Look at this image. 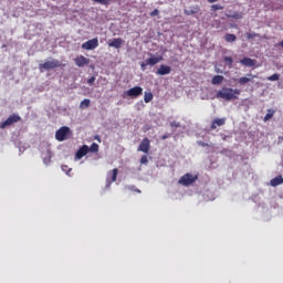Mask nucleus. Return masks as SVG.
I'll list each match as a JSON object with an SVG mask.
<instances>
[{"label": "nucleus", "instance_id": "4c0bfd02", "mask_svg": "<svg viewBox=\"0 0 283 283\" xmlns=\"http://www.w3.org/2000/svg\"><path fill=\"white\" fill-rule=\"evenodd\" d=\"M199 145H200L201 147H209V144H207V143H205V142H199Z\"/></svg>", "mask_w": 283, "mask_h": 283}, {"label": "nucleus", "instance_id": "f8f14e48", "mask_svg": "<svg viewBox=\"0 0 283 283\" xmlns=\"http://www.w3.org/2000/svg\"><path fill=\"white\" fill-rule=\"evenodd\" d=\"M160 61H163V56L159 55V56H156V55H150V57H148L146 60V65H150V66H154V65H158V63H160Z\"/></svg>", "mask_w": 283, "mask_h": 283}, {"label": "nucleus", "instance_id": "39448f33", "mask_svg": "<svg viewBox=\"0 0 283 283\" xmlns=\"http://www.w3.org/2000/svg\"><path fill=\"white\" fill-rule=\"evenodd\" d=\"M20 120L21 116H19L18 114H12L0 124V129H6V127H10V125H14V123H19Z\"/></svg>", "mask_w": 283, "mask_h": 283}, {"label": "nucleus", "instance_id": "1a4fd4ad", "mask_svg": "<svg viewBox=\"0 0 283 283\" xmlns=\"http://www.w3.org/2000/svg\"><path fill=\"white\" fill-rule=\"evenodd\" d=\"M90 154V146L83 145L75 154V160H81V158Z\"/></svg>", "mask_w": 283, "mask_h": 283}, {"label": "nucleus", "instance_id": "423d86ee", "mask_svg": "<svg viewBox=\"0 0 283 283\" xmlns=\"http://www.w3.org/2000/svg\"><path fill=\"white\" fill-rule=\"evenodd\" d=\"M124 96H130V98H138L143 96V87L134 86L124 93Z\"/></svg>", "mask_w": 283, "mask_h": 283}, {"label": "nucleus", "instance_id": "72a5a7b5", "mask_svg": "<svg viewBox=\"0 0 283 283\" xmlns=\"http://www.w3.org/2000/svg\"><path fill=\"white\" fill-rule=\"evenodd\" d=\"M160 14V11L158 9H155L150 12V17H158Z\"/></svg>", "mask_w": 283, "mask_h": 283}, {"label": "nucleus", "instance_id": "20e7f679", "mask_svg": "<svg viewBox=\"0 0 283 283\" xmlns=\"http://www.w3.org/2000/svg\"><path fill=\"white\" fill-rule=\"evenodd\" d=\"M56 67H61V62L59 60L45 61L44 63L39 65V70L41 72H43V70H56Z\"/></svg>", "mask_w": 283, "mask_h": 283}, {"label": "nucleus", "instance_id": "c9c22d12", "mask_svg": "<svg viewBox=\"0 0 283 283\" xmlns=\"http://www.w3.org/2000/svg\"><path fill=\"white\" fill-rule=\"evenodd\" d=\"M94 81H96V77L92 76L87 80L88 85H93Z\"/></svg>", "mask_w": 283, "mask_h": 283}, {"label": "nucleus", "instance_id": "f3484780", "mask_svg": "<svg viewBox=\"0 0 283 283\" xmlns=\"http://www.w3.org/2000/svg\"><path fill=\"white\" fill-rule=\"evenodd\" d=\"M227 123L224 118H216L212 120L210 129H218V127H222Z\"/></svg>", "mask_w": 283, "mask_h": 283}, {"label": "nucleus", "instance_id": "bb28decb", "mask_svg": "<svg viewBox=\"0 0 283 283\" xmlns=\"http://www.w3.org/2000/svg\"><path fill=\"white\" fill-rule=\"evenodd\" d=\"M224 63L228 65V67H233V57L231 56H226L223 59Z\"/></svg>", "mask_w": 283, "mask_h": 283}, {"label": "nucleus", "instance_id": "a19ab883", "mask_svg": "<svg viewBox=\"0 0 283 283\" xmlns=\"http://www.w3.org/2000/svg\"><path fill=\"white\" fill-rule=\"evenodd\" d=\"M95 140H98V143H101V137L99 136H95Z\"/></svg>", "mask_w": 283, "mask_h": 283}, {"label": "nucleus", "instance_id": "b1692460", "mask_svg": "<svg viewBox=\"0 0 283 283\" xmlns=\"http://www.w3.org/2000/svg\"><path fill=\"white\" fill-rule=\"evenodd\" d=\"M144 101H145V103H151V101H154V94L151 92H149V93L146 92L144 94Z\"/></svg>", "mask_w": 283, "mask_h": 283}, {"label": "nucleus", "instance_id": "dca6fc26", "mask_svg": "<svg viewBox=\"0 0 283 283\" xmlns=\"http://www.w3.org/2000/svg\"><path fill=\"white\" fill-rule=\"evenodd\" d=\"M199 12H200V7L199 6H192V7H189L188 9L184 10V13L187 17H191L193 14H198Z\"/></svg>", "mask_w": 283, "mask_h": 283}, {"label": "nucleus", "instance_id": "f704fd0d", "mask_svg": "<svg viewBox=\"0 0 283 283\" xmlns=\"http://www.w3.org/2000/svg\"><path fill=\"white\" fill-rule=\"evenodd\" d=\"M147 60L145 61V62H142V64H140V67H142V70L145 72V70L147 69Z\"/></svg>", "mask_w": 283, "mask_h": 283}, {"label": "nucleus", "instance_id": "2eb2a0df", "mask_svg": "<svg viewBox=\"0 0 283 283\" xmlns=\"http://www.w3.org/2000/svg\"><path fill=\"white\" fill-rule=\"evenodd\" d=\"M156 74H159V76H166V74H171V66L161 64L157 70Z\"/></svg>", "mask_w": 283, "mask_h": 283}, {"label": "nucleus", "instance_id": "ddd939ff", "mask_svg": "<svg viewBox=\"0 0 283 283\" xmlns=\"http://www.w3.org/2000/svg\"><path fill=\"white\" fill-rule=\"evenodd\" d=\"M111 176V178H109ZM118 178V168H114L112 172H108V176L106 178L107 185H112V182H116V179Z\"/></svg>", "mask_w": 283, "mask_h": 283}, {"label": "nucleus", "instance_id": "c756f323", "mask_svg": "<svg viewBox=\"0 0 283 283\" xmlns=\"http://www.w3.org/2000/svg\"><path fill=\"white\" fill-rule=\"evenodd\" d=\"M93 1H95V3H101V6H109L108 0H93Z\"/></svg>", "mask_w": 283, "mask_h": 283}, {"label": "nucleus", "instance_id": "79ce46f5", "mask_svg": "<svg viewBox=\"0 0 283 283\" xmlns=\"http://www.w3.org/2000/svg\"><path fill=\"white\" fill-rule=\"evenodd\" d=\"M279 45H280L281 48H283V40L279 43Z\"/></svg>", "mask_w": 283, "mask_h": 283}, {"label": "nucleus", "instance_id": "6ab92c4d", "mask_svg": "<svg viewBox=\"0 0 283 283\" xmlns=\"http://www.w3.org/2000/svg\"><path fill=\"white\" fill-rule=\"evenodd\" d=\"M270 184H271V187H280V185H283L282 175H279V176L274 177L273 179H271Z\"/></svg>", "mask_w": 283, "mask_h": 283}, {"label": "nucleus", "instance_id": "7c9ffc66", "mask_svg": "<svg viewBox=\"0 0 283 283\" xmlns=\"http://www.w3.org/2000/svg\"><path fill=\"white\" fill-rule=\"evenodd\" d=\"M258 36H260V34H258V33H247V39H249V40L255 39Z\"/></svg>", "mask_w": 283, "mask_h": 283}, {"label": "nucleus", "instance_id": "a211bd4d", "mask_svg": "<svg viewBox=\"0 0 283 283\" xmlns=\"http://www.w3.org/2000/svg\"><path fill=\"white\" fill-rule=\"evenodd\" d=\"M241 65H245V67H254L255 65V60L251 59V57H243L240 61Z\"/></svg>", "mask_w": 283, "mask_h": 283}, {"label": "nucleus", "instance_id": "4468645a", "mask_svg": "<svg viewBox=\"0 0 283 283\" xmlns=\"http://www.w3.org/2000/svg\"><path fill=\"white\" fill-rule=\"evenodd\" d=\"M74 61H75V65H77V67H84V65L90 64V60L83 55L75 57Z\"/></svg>", "mask_w": 283, "mask_h": 283}, {"label": "nucleus", "instance_id": "ea45409f", "mask_svg": "<svg viewBox=\"0 0 283 283\" xmlns=\"http://www.w3.org/2000/svg\"><path fill=\"white\" fill-rule=\"evenodd\" d=\"M216 1H219V0H208V3H216Z\"/></svg>", "mask_w": 283, "mask_h": 283}, {"label": "nucleus", "instance_id": "c85d7f7f", "mask_svg": "<svg viewBox=\"0 0 283 283\" xmlns=\"http://www.w3.org/2000/svg\"><path fill=\"white\" fill-rule=\"evenodd\" d=\"M268 81H280V74L274 73L268 77Z\"/></svg>", "mask_w": 283, "mask_h": 283}, {"label": "nucleus", "instance_id": "e433bc0d", "mask_svg": "<svg viewBox=\"0 0 283 283\" xmlns=\"http://www.w3.org/2000/svg\"><path fill=\"white\" fill-rule=\"evenodd\" d=\"M170 127H180V123L178 122H171Z\"/></svg>", "mask_w": 283, "mask_h": 283}, {"label": "nucleus", "instance_id": "5701e85b", "mask_svg": "<svg viewBox=\"0 0 283 283\" xmlns=\"http://www.w3.org/2000/svg\"><path fill=\"white\" fill-rule=\"evenodd\" d=\"M275 115V109L269 108L268 113L265 114L263 120L264 123H268V120H271V118Z\"/></svg>", "mask_w": 283, "mask_h": 283}, {"label": "nucleus", "instance_id": "0eeeda50", "mask_svg": "<svg viewBox=\"0 0 283 283\" xmlns=\"http://www.w3.org/2000/svg\"><path fill=\"white\" fill-rule=\"evenodd\" d=\"M98 48V38H93L82 44L83 50H96Z\"/></svg>", "mask_w": 283, "mask_h": 283}, {"label": "nucleus", "instance_id": "9d476101", "mask_svg": "<svg viewBox=\"0 0 283 283\" xmlns=\"http://www.w3.org/2000/svg\"><path fill=\"white\" fill-rule=\"evenodd\" d=\"M123 43H125L123 39L114 38L111 42H108V48H115V50H120Z\"/></svg>", "mask_w": 283, "mask_h": 283}, {"label": "nucleus", "instance_id": "aec40b11", "mask_svg": "<svg viewBox=\"0 0 283 283\" xmlns=\"http://www.w3.org/2000/svg\"><path fill=\"white\" fill-rule=\"evenodd\" d=\"M226 17L228 19H242L244 15L242 12H238V11H229Z\"/></svg>", "mask_w": 283, "mask_h": 283}, {"label": "nucleus", "instance_id": "9b49d317", "mask_svg": "<svg viewBox=\"0 0 283 283\" xmlns=\"http://www.w3.org/2000/svg\"><path fill=\"white\" fill-rule=\"evenodd\" d=\"M253 78H258V75H253L251 73L247 74V76H242L238 80L239 85H247V83H251Z\"/></svg>", "mask_w": 283, "mask_h": 283}, {"label": "nucleus", "instance_id": "c03bdc74", "mask_svg": "<svg viewBox=\"0 0 283 283\" xmlns=\"http://www.w3.org/2000/svg\"><path fill=\"white\" fill-rule=\"evenodd\" d=\"M62 169H63V171H65V169H67V166H63Z\"/></svg>", "mask_w": 283, "mask_h": 283}, {"label": "nucleus", "instance_id": "f03ea898", "mask_svg": "<svg viewBox=\"0 0 283 283\" xmlns=\"http://www.w3.org/2000/svg\"><path fill=\"white\" fill-rule=\"evenodd\" d=\"M69 136H72V130L67 126L60 127L55 133V138L59 143H63Z\"/></svg>", "mask_w": 283, "mask_h": 283}, {"label": "nucleus", "instance_id": "393cba45", "mask_svg": "<svg viewBox=\"0 0 283 283\" xmlns=\"http://www.w3.org/2000/svg\"><path fill=\"white\" fill-rule=\"evenodd\" d=\"M90 103H91V101L85 98L84 101L81 102L80 108L81 109H87V107H90Z\"/></svg>", "mask_w": 283, "mask_h": 283}, {"label": "nucleus", "instance_id": "2f4dec72", "mask_svg": "<svg viewBox=\"0 0 283 283\" xmlns=\"http://www.w3.org/2000/svg\"><path fill=\"white\" fill-rule=\"evenodd\" d=\"M129 191H135V193H142L140 189L136 188V186H129Z\"/></svg>", "mask_w": 283, "mask_h": 283}, {"label": "nucleus", "instance_id": "473e14b6", "mask_svg": "<svg viewBox=\"0 0 283 283\" xmlns=\"http://www.w3.org/2000/svg\"><path fill=\"white\" fill-rule=\"evenodd\" d=\"M147 163H149V159L147 158V156H142V158H140V164L142 165H147Z\"/></svg>", "mask_w": 283, "mask_h": 283}, {"label": "nucleus", "instance_id": "37998d69", "mask_svg": "<svg viewBox=\"0 0 283 283\" xmlns=\"http://www.w3.org/2000/svg\"><path fill=\"white\" fill-rule=\"evenodd\" d=\"M62 169H63V171H65V169H67V166H63Z\"/></svg>", "mask_w": 283, "mask_h": 283}, {"label": "nucleus", "instance_id": "6e6552de", "mask_svg": "<svg viewBox=\"0 0 283 283\" xmlns=\"http://www.w3.org/2000/svg\"><path fill=\"white\" fill-rule=\"evenodd\" d=\"M151 147V142L149 138L145 137L138 146V151H143L144 154H149V149Z\"/></svg>", "mask_w": 283, "mask_h": 283}, {"label": "nucleus", "instance_id": "412c9836", "mask_svg": "<svg viewBox=\"0 0 283 283\" xmlns=\"http://www.w3.org/2000/svg\"><path fill=\"white\" fill-rule=\"evenodd\" d=\"M224 41H227V43H235V41H238V36L232 33H226Z\"/></svg>", "mask_w": 283, "mask_h": 283}, {"label": "nucleus", "instance_id": "f257e3e1", "mask_svg": "<svg viewBox=\"0 0 283 283\" xmlns=\"http://www.w3.org/2000/svg\"><path fill=\"white\" fill-rule=\"evenodd\" d=\"M241 91L238 88H231L223 86L216 93V98H222V101H238V96H240Z\"/></svg>", "mask_w": 283, "mask_h": 283}, {"label": "nucleus", "instance_id": "58836bf2", "mask_svg": "<svg viewBox=\"0 0 283 283\" xmlns=\"http://www.w3.org/2000/svg\"><path fill=\"white\" fill-rule=\"evenodd\" d=\"M167 138H169V134H165L161 136V140H167Z\"/></svg>", "mask_w": 283, "mask_h": 283}, {"label": "nucleus", "instance_id": "7ed1b4c3", "mask_svg": "<svg viewBox=\"0 0 283 283\" xmlns=\"http://www.w3.org/2000/svg\"><path fill=\"white\" fill-rule=\"evenodd\" d=\"M197 180H198V175L193 176L191 174H186L180 177L178 182L179 185H182V187H189L193 185V182H196Z\"/></svg>", "mask_w": 283, "mask_h": 283}, {"label": "nucleus", "instance_id": "cd10ccee", "mask_svg": "<svg viewBox=\"0 0 283 283\" xmlns=\"http://www.w3.org/2000/svg\"><path fill=\"white\" fill-rule=\"evenodd\" d=\"M218 10H224V7L220 6V4H212L211 6V11L212 12H218Z\"/></svg>", "mask_w": 283, "mask_h": 283}, {"label": "nucleus", "instance_id": "a878e982", "mask_svg": "<svg viewBox=\"0 0 283 283\" xmlns=\"http://www.w3.org/2000/svg\"><path fill=\"white\" fill-rule=\"evenodd\" d=\"M88 151H91L92 154H98V144L93 143L91 147H88Z\"/></svg>", "mask_w": 283, "mask_h": 283}, {"label": "nucleus", "instance_id": "4be33fe9", "mask_svg": "<svg viewBox=\"0 0 283 283\" xmlns=\"http://www.w3.org/2000/svg\"><path fill=\"white\" fill-rule=\"evenodd\" d=\"M222 81H224V76L222 75H214L211 80V84L212 85H220V83H222Z\"/></svg>", "mask_w": 283, "mask_h": 283}]
</instances>
